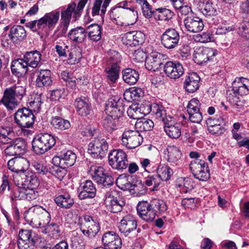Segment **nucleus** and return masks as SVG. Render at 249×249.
Masks as SVG:
<instances>
[{
	"mask_svg": "<svg viewBox=\"0 0 249 249\" xmlns=\"http://www.w3.org/2000/svg\"><path fill=\"white\" fill-rule=\"evenodd\" d=\"M121 99L118 96L109 98L106 104L105 111L107 116L103 122L104 127L107 131L116 129L118 124V119L122 116L124 107Z\"/></svg>",
	"mask_w": 249,
	"mask_h": 249,
	"instance_id": "1",
	"label": "nucleus"
},
{
	"mask_svg": "<svg viewBox=\"0 0 249 249\" xmlns=\"http://www.w3.org/2000/svg\"><path fill=\"white\" fill-rule=\"evenodd\" d=\"M167 210L165 202L158 198L152 199L150 203L140 201L137 207V213L140 217L146 222L152 221L158 212H164Z\"/></svg>",
	"mask_w": 249,
	"mask_h": 249,
	"instance_id": "2",
	"label": "nucleus"
},
{
	"mask_svg": "<svg viewBox=\"0 0 249 249\" xmlns=\"http://www.w3.org/2000/svg\"><path fill=\"white\" fill-rule=\"evenodd\" d=\"M26 95V88L19 84H14L6 88L1 102L9 110H13L18 106L23 98Z\"/></svg>",
	"mask_w": 249,
	"mask_h": 249,
	"instance_id": "3",
	"label": "nucleus"
},
{
	"mask_svg": "<svg viewBox=\"0 0 249 249\" xmlns=\"http://www.w3.org/2000/svg\"><path fill=\"white\" fill-rule=\"evenodd\" d=\"M88 0H80L77 5L74 2H71L67 6L66 10L61 11V19L59 26L62 28V33H66L69 26L72 14L74 21L78 20L81 16L83 9Z\"/></svg>",
	"mask_w": 249,
	"mask_h": 249,
	"instance_id": "4",
	"label": "nucleus"
},
{
	"mask_svg": "<svg viewBox=\"0 0 249 249\" xmlns=\"http://www.w3.org/2000/svg\"><path fill=\"white\" fill-rule=\"evenodd\" d=\"M55 144V138L48 133H40L33 140L32 147L37 155H42L50 150Z\"/></svg>",
	"mask_w": 249,
	"mask_h": 249,
	"instance_id": "5",
	"label": "nucleus"
},
{
	"mask_svg": "<svg viewBox=\"0 0 249 249\" xmlns=\"http://www.w3.org/2000/svg\"><path fill=\"white\" fill-rule=\"evenodd\" d=\"M25 218L28 222L40 226L49 224L51 220L50 212L40 206H35L30 208L26 214Z\"/></svg>",
	"mask_w": 249,
	"mask_h": 249,
	"instance_id": "6",
	"label": "nucleus"
},
{
	"mask_svg": "<svg viewBox=\"0 0 249 249\" xmlns=\"http://www.w3.org/2000/svg\"><path fill=\"white\" fill-rule=\"evenodd\" d=\"M137 222L134 218L130 215L124 216L120 222L118 223V228L122 235L126 238H123L124 244L127 247L131 246L133 243L132 239H129L130 237L127 238L131 232L137 228Z\"/></svg>",
	"mask_w": 249,
	"mask_h": 249,
	"instance_id": "7",
	"label": "nucleus"
},
{
	"mask_svg": "<svg viewBox=\"0 0 249 249\" xmlns=\"http://www.w3.org/2000/svg\"><path fill=\"white\" fill-rule=\"evenodd\" d=\"M40 238L36 236L31 230L21 229L18 232V248L19 249H34L40 242Z\"/></svg>",
	"mask_w": 249,
	"mask_h": 249,
	"instance_id": "8",
	"label": "nucleus"
},
{
	"mask_svg": "<svg viewBox=\"0 0 249 249\" xmlns=\"http://www.w3.org/2000/svg\"><path fill=\"white\" fill-rule=\"evenodd\" d=\"M108 148L107 140L98 137L92 140L89 144L88 152L95 159H102L106 155Z\"/></svg>",
	"mask_w": 249,
	"mask_h": 249,
	"instance_id": "9",
	"label": "nucleus"
},
{
	"mask_svg": "<svg viewBox=\"0 0 249 249\" xmlns=\"http://www.w3.org/2000/svg\"><path fill=\"white\" fill-rule=\"evenodd\" d=\"M105 171L102 167L96 165H91L89 170L92 178L98 184L105 187L111 186L113 184L114 178Z\"/></svg>",
	"mask_w": 249,
	"mask_h": 249,
	"instance_id": "10",
	"label": "nucleus"
},
{
	"mask_svg": "<svg viewBox=\"0 0 249 249\" xmlns=\"http://www.w3.org/2000/svg\"><path fill=\"white\" fill-rule=\"evenodd\" d=\"M143 142V137L138 131L128 130L124 131L121 139L122 144L128 149H135Z\"/></svg>",
	"mask_w": 249,
	"mask_h": 249,
	"instance_id": "11",
	"label": "nucleus"
},
{
	"mask_svg": "<svg viewBox=\"0 0 249 249\" xmlns=\"http://www.w3.org/2000/svg\"><path fill=\"white\" fill-rule=\"evenodd\" d=\"M108 161L113 168L117 170L126 169L128 165L127 155L121 149L111 151L108 155Z\"/></svg>",
	"mask_w": 249,
	"mask_h": 249,
	"instance_id": "12",
	"label": "nucleus"
},
{
	"mask_svg": "<svg viewBox=\"0 0 249 249\" xmlns=\"http://www.w3.org/2000/svg\"><path fill=\"white\" fill-rule=\"evenodd\" d=\"M16 124L21 128H30L35 122V116L32 110L26 107L18 109L14 114Z\"/></svg>",
	"mask_w": 249,
	"mask_h": 249,
	"instance_id": "13",
	"label": "nucleus"
},
{
	"mask_svg": "<svg viewBox=\"0 0 249 249\" xmlns=\"http://www.w3.org/2000/svg\"><path fill=\"white\" fill-rule=\"evenodd\" d=\"M131 177L125 175H121L116 179V183L117 186L123 190H129L133 191V193L136 196L144 195L146 191L144 186L141 184L136 185L131 183Z\"/></svg>",
	"mask_w": 249,
	"mask_h": 249,
	"instance_id": "14",
	"label": "nucleus"
},
{
	"mask_svg": "<svg viewBox=\"0 0 249 249\" xmlns=\"http://www.w3.org/2000/svg\"><path fill=\"white\" fill-rule=\"evenodd\" d=\"M180 40L179 33L175 29H166L160 36L162 45L167 49L171 50L176 48Z\"/></svg>",
	"mask_w": 249,
	"mask_h": 249,
	"instance_id": "15",
	"label": "nucleus"
},
{
	"mask_svg": "<svg viewBox=\"0 0 249 249\" xmlns=\"http://www.w3.org/2000/svg\"><path fill=\"white\" fill-rule=\"evenodd\" d=\"M120 61V56L115 53L108 60V66L106 69V75L107 81L111 83H115L119 77L120 67L118 63Z\"/></svg>",
	"mask_w": 249,
	"mask_h": 249,
	"instance_id": "16",
	"label": "nucleus"
},
{
	"mask_svg": "<svg viewBox=\"0 0 249 249\" xmlns=\"http://www.w3.org/2000/svg\"><path fill=\"white\" fill-rule=\"evenodd\" d=\"M190 168L195 178L200 181H206L210 178L208 164L204 160L196 159L192 161Z\"/></svg>",
	"mask_w": 249,
	"mask_h": 249,
	"instance_id": "17",
	"label": "nucleus"
},
{
	"mask_svg": "<svg viewBox=\"0 0 249 249\" xmlns=\"http://www.w3.org/2000/svg\"><path fill=\"white\" fill-rule=\"evenodd\" d=\"M217 53V50L211 48L198 47L194 51V60L198 64L202 65L208 60L213 59V57L215 56Z\"/></svg>",
	"mask_w": 249,
	"mask_h": 249,
	"instance_id": "18",
	"label": "nucleus"
},
{
	"mask_svg": "<svg viewBox=\"0 0 249 249\" xmlns=\"http://www.w3.org/2000/svg\"><path fill=\"white\" fill-rule=\"evenodd\" d=\"M60 18V12L53 11L46 13L43 17L38 19V28L48 27L52 30L54 28Z\"/></svg>",
	"mask_w": 249,
	"mask_h": 249,
	"instance_id": "19",
	"label": "nucleus"
},
{
	"mask_svg": "<svg viewBox=\"0 0 249 249\" xmlns=\"http://www.w3.org/2000/svg\"><path fill=\"white\" fill-rule=\"evenodd\" d=\"M102 240L106 249H121L122 247V239L114 231H109L105 233Z\"/></svg>",
	"mask_w": 249,
	"mask_h": 249,
	"instance_id": "20",
	"label": "nucleus"
},
{
	"mask_svg": "<svg viewBox=\"0 0 249 249\" xmlns=\"http://www.w3.org/2000/svg\"><path fill=\"white\" fill-rule=\"evenodd\" d=\"M164 71L166 75L172 79H178L184 72L182 65L177 61H168L164 65Z\"/></svg>",
	"mask_w": 249,
	"mask_h": 249,
	"instance_id": "21",
	"label": "nucleus"
},
{
	"mask_svg": "<svg viewBox=\"0 0 249 249\" xmlns=\"http://www.w3.org/2000/svg\"><path fill=\"white\" fill-rule=\"evenodd\" d=\"M9 169L14 172L25 173L29 169L30 163L27 159L23 157H15L7 163Z\"/></svg>",
	"mask_w": 249,
	"mask_h": 249,
	"instance_id": "22",
	"label": "nucleus"
},
{
	"mask_svg": "<svg viewBox=\"0 0 249 249\" xmlns=\"http://www.w3.org/2000/svg\"><path fill=\"white\" fill-rule=\"evenodd\" d=\"M79 198L80 199L92 198L95 197L96 189L92 181L87 180L81 183L78 188Z\"/></svg>",
	"mask_w": 249,
	"mask_h": 249,
	"instance_id": "23",
	"label": "nucleus"
},
{
	"mask_svg": "<svg viewBox=\"0 0 249 249\" xmlns=\"http://www.w3.org/2000/svg\"><path fill=\"white\" fill-rule=\"evenodd\" d=\"M184 24L186 30L191 33L199 32L204 28L202 20L197 17H187L184 19Z\"/></svg>",
	"mask_w": 249,
	"mask_h": 249,
	"instance_id": "24",
	"label": "nucleus"
},
{
	"mask_svg": "<svg viewBox=\"0 0 249 249\" xmlns=\"http://www.w3.org/2000/svg\"><path fill=\"white\" fill-rule=\"evenodd\" d=\"M74 105L77 113L82 116L88 115L91 111V104L89 99L87 97L81 96L77 98L75 100Z\"/></svg>",
	"mask_w": 249,
	"mask_h": 249,
	"instance_id": "25",
	"label": "nucleus"
},
{
	"mask_svg": "<svg viewBox=\"0 0 249 249\" xmlns=\"http://www.w3.org/2000/svg\"><path fill=\"white\" fill-rule=\"evenodd\" d=\"M144 39V35L141 31H132L126 33L123 37V42L126 45L135 46L142 44Z\"/></svg>",
	"mask_w": 249,
	"mask_h": 249,
	"instance_id": "26",
	"label": "nucleus"
},
{
	"mask_svg": "<svg viewBox=\"0 0 249 249\" xmlns=\"http://www.w3.org/2000/svg\"><path fill=\"white\" fill-rule=\"evenodd\" d=\"M151 111L155 114V118L159 121H161L164 124H167L168 122H173V117L170 115H167L164 107L156 103H153L150 107Z\"/></svg>",
	"mask_w": 249,
	"mask_h": 249,
	"instance_id": "27",
	"label": "nucleus"
},
{
	"mask_svg": "<svg viewBox=\"0 0 249 249\" xmlns=\"http://www.w3.org/2000/svg\"><path fill=\"white\" fill-rule=\"evenodd\" d=\"M163 55L158 52H152L145 59V68L149 71H155L162 64Z\"/></svg>",
	"mask_w": 249,
	"mask_h": 249,
	"instance_id": "28",
	"label": "nucleus"
},
{
	"mask_svg": "<svg viewBox=\"0 0 249 249\" xmlns=\"http://www.w3.org/2000/svg\"><path fill=\"white\" fill-rule=\"evenodd\" d=\"M232 91L241 96L249 94V79L244 78H236L232 83Z\"/></svg>",
	"mask_w": 249,
	"mask_h": 249,
	"instance_id": "29",
	"label": "nucleus"
},
{
	"mask_svg": "<svg viewBox=\"0 0 249 249\" xmlns=\"http://www.w3.org/2000/svg\"><path fill=\"white\" fill-rule=\"evenodd\" d=\"M200 77L196 72L189 73L184 82L185 90L190 93L196 92L199 87Z\"/></svg>",
	"mask_w": 249,
	"mask_h": 249,
	"instance_id": "30",
	"label": "nucleus"
},
{
	"mask_svg": "<svg viewBox=\"0 0 249 249\" xmlns=\"http://www.w3.org/2000/svg\"><path fill=\"white\" fill-rule=\"evenodd\" d=\"M107 209L111 213L120 212L125 203L122 199L114 197L110 195L105 200Z\"/></svg>",
	"mask_w": 249,
	"mask_h": 249,
	"instance_id": "31",
	"label": "nucleus"
},
{
	"mask_svg": "<svg viewBox=\"0 0 249 249\" xmlns=\"http://www.w3.org/2000/svg\"><path fill=\"white\" fill-rule=\"evenodd\" d=\"M25 187L37 188L39 185V181L37 177L32 172H27L21 174V180L18 185Z\"/></svg>",
	"mask_w": 249,
	"mask_h": 249,
	"instance_id": "32",
	"label": "nucleus"
},
{
	"mask_svg": "<svg viewBox=\"0 0 249 249\" xmlns=\"http://www.w3.org/2000/svg\"><path fill=\"white\" fill-rule=\"evenodd\" d=\"M51 74V71L48 69L40 70L36 81V86L43 88L51 85L53 82Z\"/></svg>",
	"mask_w": 249,
	"mask_h": 249,
	"instance_id": "33",
	"label": "nucleus"
},
{
	"mask_svg": "<svg viewBox=\"0 0 249 249\" xmlns=\"http://www.w3.org/2000/svg\"><path fill=\"white\" fill-rule=\"evenodd\" d=\"M82 219L83 220V226L88 229L90 238L95 237L100 229L99 223L89 215L84 216Z\"/></svg>",
	"mask_w": 249,
	"mask_h": 249,
	"instance_id": "34",
	"label": "nucleus"
},
{
	"mask_svg": "<svg viewBox=\"0 0 249 249\" xmlns=\"http://www.w3.org/2000/svg\"><path fill=\"white\" fill-rule=\"evenodd\" d=\"M68 36L72 41L77 43H82L86 39L87 32L83 27H77L70 30Z\"/></svg>",
	"mask_w": 249,
	"mask_h": 249,
	"instance_id": "35",
	"label": "nucleus"
},
{
	"mask_svg": "<svg viewBox=\"0 0 249 249\" xmlns=\"http://www.w3.org/2000/svg\"><path fill=\"white\" fill-rule=\"evenodd\" d=\"M123 79L127 84H136L139 78V73L135 70L126 68L122 71Z\"/></svg>",
	"mask_w": 249,
	"mask_h": 249,
	"instance_id": "36",
	"label": "nucleus"
},
{
	"mask_svg": "<svg viewBox=\"0 0 249 249\" xmlns=\"http://www.w3.org/2000/svg\"><path fill=\"white\" fill-rule=\"evenodd\" d=\"M26 32L21 25L14 26L10 29L9 36L13 42L21 41L26 37Z\"/></svg>",
	"mask_w": 249,
	"mask_h": 249,
	"instance_id": "37",
	"label": "nucleus"
},
{
	"mask_svg": "<svg viewBox=\"0 0 249 249\" xmlns=\"http://www.w3.org/2000/svg\"><path fill=\"white\" fill-rule=\"evenodd\" d=\"M24 56V60L28 64L29 66L36 68L40 61L41 54L39 52L35 51L26 53Z\"/></svg>",
	"mask_w": 249,
	"mask_h": 249,
	"instance_id": "38",
	"label": "nucleus"
},
{
	"mask_svg": "<svg viewBox=\"0 0 249 249\" xmlns=\"http://www.w3.org/2000/svg\"><path fill=\"white\" fill-rule=\"evenodd\" d=\"M173 122H168L167 124H165L164 129L166 134L171 138L178 139L181 135L180 125L176 124H173Z\"/></svg>",
	"mask_w": 249,
	"mask_h": 249,
	"instance_id": "39",
	"label": "nucleus"
},
{
	"mask_svg": "<svg viewBox=\"0 0 249 249\" xmlns=\"http://www.w3.org/2000/svg\"><path fill=\"white\" fill-rule=\"evenodd\" d=\"M54 201L57 206L65 209H69L74 204V200L70 194L65 193L56 196Z\"/></svg>",
	"mask_w": 249,
	"mask_h": 249,
	"instance_id": "40",
	"label": "nucleus"
},
{
	"mask_svg": "<svg viewBox=\"0 0 249 249\" xmlns=\"http://www.w3.org/2000/svg\"><path fill=\"white\" fill-rule=\"evenodd\" d=\"M128 9L125 8L120 7H114L111 9L110 13V17L111 19L114 22L119 24L122 23V21L126 17Z\"/></svg>",
	"mask_w": 249,
	"mask_h": 249,
	"instance_id": "41",
	"label": "nucleus"
},
{
	"mask_svg": "<svg viewBox=\"0 0 249 249\" xmlns=\"http://www.w3.org/2000/svg\"><path fill=\"white\" fill-rule=\"evenodd\" d=\"M158 176L160 180L166 181L170 179L173 174V170L167 165L160 163L156 168Z\"/></svg>",
	"mask_w": 249,
	"mask_h": 249,
	"instance_id": "42",
	"label": "nucleus"
},
{
	"mask_svg": "<svg viewBox=\"0 0 249 249\" xmlns=\"http://www.w3.org/2000/svg\"><path fill=\"white\" fill-rule=\"evenodd\" d=\"M50 123L54 128L60 130L67 129L71 126V124L69 121L59 116L52 117Z\"/></svg>",
	"mask_w": 249,
	"mask_h": 249,
	"instance_id": "43",
	"label": "nucleus"
},
{
	"mask_svg": "<svg viewBox=\"0 0 249 249\" xmlns=\"http://www.w3.org/2000/svg\"><path fill=\"white\" fill-rule=\"evenodd\" d=\"M88 36L93 41H98L101 38L102 27L97 24H92L88 27Z\"/></svg>",
	"mask_w": 249,
	"mask_h": 249,
	"instance_id": "44",
	"label": "nucleus"
},
{
	"mask_svg": "<svg viewBox=\"0 0 249 249\" xmlns=\"http://www.w3.org/2000/svg\"><path fill=\"white\" fill-rule=\"evenodd\" d=\"M62 160V166L63 168H68L72 166L76 159V154L71 150H68L61 153Z\"/></svg>",
	"mask_w": 249,
	"mask_h": 249,
	"instance_id": "45",
	"label": "nucleus"
},
{
	"mask_svg": "<svg viewBox=\"0 0 249 249\" xmlns=\"http://www.w3.org/2000/svg\"><path fill=\"white\" fill-rule=\"evenodd\" d=\"M153 127V121L146 118L139 119L137 120L135 124V127L137 129L136 131H138V132L150 131Z\"/></svg>",
	"mask_w": 249,
	"mask_h": 249,
	"instance_id": "46",
	"label": "nucleus"
},
{
	"mask_svg": "<svg viewBox=\"0 0 249 249\" xmlns=\"http://www.w3.org/2000/svg\"><path fill=\"white\" fill-rule=\"evenodd\" d=\"M165 154L167 155L166 158L168 161L174 162L178 161L180 158L181 152L179 149L175 146H169L164 151Z\"/></svg>",
	"mask_w": 249,
	"mask_h": 249,
	"instance_id": "47",
	"label": "nucleus"
},
{
	"mask_svg": "<svg viewBox=\"0 0 249 249\" xmlns=\"http://www.w3.org/2000/svg\"><path fill=\"white\" fill-rule=\"evenodd\" d=\"M156 11L159 12V14H155V18L156 20H169L174 15V13L170 10L166 8H157Z\"/></svg>",
	"mask_w": 249,
	"mask_h": 249,
	"instance_id": "48",
	"label": "nucleus"
},
{
	"mask_svg": "<svg viewBox=\"0 0 249 249\" xmlns=\"http://www.w3.org/2000/svg\"><path fill=\"white\" fill-rule=\"evenodd\" d=\"M12 143L15 146L19 155L24 154L27 150V143L25 140L21 138L11 140Z\"/></svg>",
	"mask_w": 249,
	"mask_h": 249,
	"instance_id": "49",
	"label": "nucleus"
},
{
	"mask_svg": "<svg viewBox=\"0 0 249 249\" xmlns=\"http://www.w3.org/2000/svg\"><path fill=\"white\" fill-rule=\"evenodd\" d=\"M201 7V12L205 16H213L217 15L215 8L213 6L212 2L209 0H207Z\"/></svg>",
	"mask_w": 249,
	"mask_h": 249,
	"instance_id": "50",
	"label": "nucleus"
},
{
	"mask_svg": "<svg viewBox=\"0 0 249 249\" xmlns=\"http://www.w3.org/2000/svg\"><path fill=\"white\" fill-rule=\"evenodd\" d=\"M213 123L209 120L207 122V126L209 132L213 135L219 136L225 131V128L222 126L223 124L214 125L213 124Z\"/></svg>",
	"mask_w": 249,
	"mask_h": 249,
	"instance_id": "51",
	"label": "nucleus"
},
{
	"mask_svg": "<svg viewBox=\"0 0 249 249\" xmlns=\"http://www.w3.org/2000/svg\"><path fill=\"white\" fill-rule=\"evenodd\" d=\"M0 142L4 144H8L4 149V153L5 156L11 157L19 155L15 146L12 143L11 139H6V142L1 141Z\"/></svg>",
	"mask_w": 249,
	"mask_h": 249,
	"instance_id": "52",
	"label": "nucleus"
},
{
	"mask_svg": "<svg viewBox=\"0 0 249 249\" xmlns=\"http://www.w3.org/2000/svg\"><path fill=\"white\" fill-rule=\"evenodd\" d=\"M161 180L157 175L149 176L145 178V184L147 186L154 185L152 191L158 190V187L160 184Z\"/></svg>",
	"mask_w": 249,
	"mask_h": 249,
	"instance_id": "53",
	"label": "nucleus"
},
{
	"mask_svg": "<svg viewBox=\"0 0 249 249\" xmlns=\"http://www.w3.org/2000/svg\"><path fill=\"white\" fill-rule=\"evenodd\" d=\"M24 187L19 185L13 189L10 198L12 201L24 200Z\"/></svg>",
	"mask_w": 249,
	"mask_h": 249,
	"instance_id": "54",
	"label": "nucleus"
},
{
	"mask_svg": "<svg viewBox=\"0 0 249 249\" xmlns=\"http://www.w3.org/2000/svg\"><path fill=\"white\" fill-rule=\"evenodd\" d=\"M36 189L24 187V200L30 201L37 198L39 196V194L36 190Z\"/></svg>",
	"mask_w": 249,
	"mask_h": 249,
	"instance_id": "55",
	"label": "nucleus"
},
{
	"mask_svg": "<svg viewBox=\"0 0 249 249\" xmlns=\"http://www.w3.org/2000/svg\"><path fill=\"white\" fill-rule=\"evenodd\" d=\"M194 39L196 41L202 43L210 42L213 39L212 34L210 31H206L202 34H197L194 36Z\"/></svg>",
	"mask_w": 249,
	"mask_h": 249,
	"instance_id": "56",
	"label": "nucleus"
},
{
	"mask_svg": "<svg viewBox=\"0 0 249 249\" xmlns=\"http://www.w3.org/2000/svg\"><path fill=\"white\" fill-rule=\"evenodd\" d=\"M236 94L237 93H234V91H232V93H229L227 96V100L233 107L240 108L242 107V102Z\"/></svg>",
	"mask_w": 249,
	"mask_h": 249,
	"instance_id": "57",
	"label": "nucleus"
},
{
	"mask_svg": "<svg viewBox=\"0 0 249 249\" xmlns=\"http://www.w3.org/2000/svg\"><path fill=\"white\" fill-rule=\"evenodd\" d=\"M200 103L199 101L196 98L191 100L187 106L188 113H191L196 112L200 111Z\"/></svg>",
	"mask_w": 249,
	"mask_h": 249,
	"instance_id": "58",
	"label": "nucleus"
},
{
	"mask_svg": "<svg viewBox=\"0 0 249 249\" xmlns=\"http://www.w3.org/2000/svg\"><path fill=\"white\" fill-rule=\"evenodd\" d=\"M81 57V52L78 49H74L70 52L68 59L70 63L74 64L76 62H78Z\"/></svg>",
	"mask_w": 249,
	"mask_h": 249,
	"instance_id": "59",
	"label": "nucleus"
},
{
	"mask_svg": "<svg viewBox=\"0 0 249 249\" xmlns=\"http://www.w3.org/2000/svg\"><path fill=\"white\" fill-rule=\"evenodd\" d=\"M143 15L147 18H150L155 14H157V11L153 10L152 6L148 2L145 4V6L142 8Z\"/></svg>",
	"mask_w": 249,
	"mask_h": 249,
	"instance_id": "60",
	"label": "nucleus"
},
{
	"mask_svg": "<svg viewBox=\"0 0 249 249\" xmlns=\"http://www.w3.org/2000/svg\"><path fill=\"white\" fill-rule=\"evenodd\" d=\"M58 166L52 167L51 169V173L53 175L55 176L59 180H62L65 177L66 174L63 170Z\"/></svg>",
	"mask_w": 249,
	"mask_h": 249,
	"instance_id": "61",
	"label": "nucleus"
},
{
	"mask_svg": "<svg viewBox=\"0 0 249 249\" xmlns=\"http://www.w3.org/2000/svg\"><path fill=\"white\" fill-rule=\"evenodd\" d=\"M239 32L241 36L246 38L249 37V22H244L239 27Z\"/></svg>",
	"mask_w": 249,
	"mask_h": 249,
	"instance_id": "62",
	"label": "nucleus"
},
{
	"mask_svg": "<svg viewBox=\"0 0 249 249\" xmlns=\"http://www.w3.org/2000/svg\"><path fill=\"white\" fill-rule=\"evenodd\" d=\"M29 104L30 107L34 111H39L41 105V97L39 96H37L35 98L33 101H31Z\"/></svg>",
	"mask_w": 249,
	"mask_h": 249,
	"instance_id": "63",
	"label": "nucleus"
},
{
	"mask_svg": "<svg viewBox=\"0 0 249 249\" xmlns=\"http://www.w3.org/2000/svg\"><path fill=\"white\" fill-rule=\"evenodd\" d=\"M33 166L37 174L45 175L48 171L46 167L38 161H34Z\"/></svg>",
	"mask_w": 249,
	"mask_h": 249,
	"instance_id": "64",
	"label": "nucleus"
}]
</instances>
